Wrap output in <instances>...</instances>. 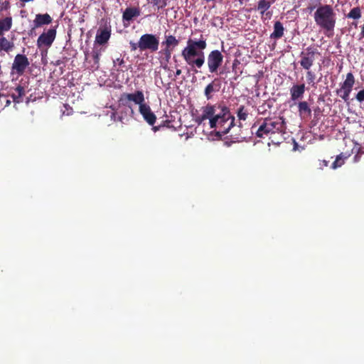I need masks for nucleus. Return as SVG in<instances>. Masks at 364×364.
Returning <instances> with one entry per match:
<instances>
[{"label": "nucleus", "instance_id": "nucleus-1", "mask_svg": "<svg viewBox=\"0 0 364 364\" xmlns=\"http://www.w3.org/2000/svg\"><path fill=\"white\" fill-rule=\"evenodd\" d=\"M200 111L196 122L201 124L208 119L210 128L213 129L218 136L225 135L235 126V117L223 102L213 105L208 103L202 107Z\"/></svg>", "mask_w": 364, "mask_h": 364}, {"label": "nucleus", "instance_id": "nucleus-2", "mask_svg": "<svg viewBox=\"0 0 364 364\" xmlns=\"http://www.w3.org/2000/svg\"><path fill=\"white\" fill-rule=\"evenodd\" d=\"M206 47V39L201 35L198 41L189 38L186 46L181 51V56L194 73H198L196 68H200L205 63L203 50Z\"/></svg>", "mask_w": 364, "mask_h": 364}, {"label": "nucleus", "instance_id": "nucleus-3", "mask_svg": "<svg viewBox=\"0 0 364 364\" xmlns=\"http://www.w3.org/2000/svg\"><path fill=\"white\" fill-rule=\"evenodd\" d=\"M119 102L121 105L128 107L131 109V113L134 114L131 102L139 105V112L142 115L144 119L151 126H153L156 121V117L151 111L150 106L145 102L144 95L142 90H136L133 93H122L120 96Z\"/></svg>", "mask_w": 364, "mask_h": 364}, {"label": "nucleus", "instance_id": "nucleus-4", "mask_svg": "<svg viewBox=\"0 0 364 364\" xmlns=\"http://www.w3.org/2000/svg\"><path fill=\"white\" fill-rule=\"evenodd\" d=\"M316 24L326 33H333L336 23V14L331 5H321L314 14Z\"/></svg>", "mask_w": 364, "mask_h": 364}, {"label": "nucleus", "instance_id": "nucleus-5", "mask_svg": "<svg viewBox=\"0 0 364 364\" xmlns=\"http://www.w3.org/2000/svg\"><path fill=\"white\" fill-rule=\"evenodd\" d=\"M286 129L285 119L282 117L265 118L256 132V136L259 138L272 135L276 133L284 134Z\"/></svg>", "mask_w": 364, "mask_h": 364}, {"label": "nucleus", "instance_id": "nucleus-6", "mask_svg": "<svg viewBox=\"0 0 364 364\" xmlns=\"http://www.w3.org/2000/svg\"><path fill=\"white\" fill-rule=\"evenodd\" d=\"M320 55V53L314 47H307L305 50L301 51L300 53L299 64L301 67L306 70H310L316 57Z\"/></svg>", "mask_w": 364, "mask_h": 364}, {"label": "nucleus", "instance_id": "nucleus-7", "mask_svg": "<svg viewBox=\"0 0 364 364\" xmlns=\"http://www.w3.org/2000/svg\"><path fill=\"white\" fill-rule=\"evenodd\" d=\"M355 84V77L352 73L346 75V80L341 84V87L337 89L336 92L343 101L348 103L350 94L353 90Z\"/></svg>", "mask_w": 364, "mask_h": 364}, {"label": "nucleus", "instance_id": "nucleus-8", "mask_svg": "<svg viewBox=\"0 0 364 364\" xmlns=\"http://www.w3.org/2000/svg\"><path fill=\"white\" fill-rule=\"evenodd\" d=\"M139 41L142 52L149 50L151 53H154L159 49V40L156 35L145 33L140 37Z\"/></svg>", "mask_w": 364, "mask_h": 364}, {"label": "nucleus", "instance_id": "nucleus-9", "mask_svg": "<svg viewBox=\"0 0 364 364\" xmlns=\"http://www.w3.org/2000/svg\"><path fill=\"white\" fill-rule=\"evenodd\" d=\"M30 63L26 55L23 54H17L11 65V74H16L21 76L24 74Z\"/></svg>", "mask_w": 364, "mask_h": 364}, {"label": "nucleus", "instance_id": "nucleus-10", "mask_svg": "<svg viewBox=\"0 0 364 364\" xmlns=\"http://www.w3.org/2000/svg\"><path fill=\"white\" fill-rule=\"evenodd\" d=\"M223 62V55L218 50L210 52L207 58L208 70L210 73H215Z\"/></svg>", "mask_w": 364, "mask_h": 364}, {"label": "nucleus", "instance_id": "nucleus-11", "mask_svg": "<svg viewBox=\"0 0 364 364\" xmlns=\"http://www.w3.org/2000/svg\"><path fill=\"white\" fill-rule=\"evenodd\" d=\"M179 43V40L174 36L165 34V40L161 43V44L164 46L162 52L167 61L171 58L173 50L178 46Z\"/></svg>", "mask_w": 364, "mask_h": 364}, {"label": "nucleus", "instance_id": "nucleus-12", "mask_svg": "<svg viewBox=\"0 0 364 364\" xmlns=\"http://www.w3.org/2000/svg\"><path fill=\"white\" fill-rule=\"evenodd\" d=\"M56 36V29L52 28L46 32H43L40 35L37 40V46L41 48L42 47L49 48L53 44Z\"/></svg>", "mask_w": 364, "mask_h": 364}, {"label": "nucleus", "instance_id": "nucleus-13", "mask_svg": "<svg viewBox=\"0 0 364 364\" xmlns=\"http://www.w3.org/2000/svg\"><path fill=\"white\" fill-rule=\"evenodd\" d=\"M111 36V28L105 27L104 28H100L95 36V43L104 45L109 41Z\"/></svg>", "mask_w": 364, "mask_h": 364}, {"label": "nucleus", "instance_id": "nucleus-14", "mask_svg": "<svg viewBox=\"0 0 364 364\" xmlns=\"http://www.w3.org/2000/svg\"><path fill=\"white\" fill-rule=\"evenodd\" d=\"M305 92V85H294L290 89L291 100L296 101L299 99H301Z\"/></svg>", "mask_w": 364, "mask_h": 364}, {"label": "nucleus", "instance_id": "nucleus-15", "mask_svg": "<svg viewBox=\"0 0 364 364\" xmlns=\"http://www.w3.org/2000/svg\"><path fill=\"white\" fill-rule=\"evenodd\" d=\"M140 9L138 7H127L122 14L123 21L129 22L134 18L140 16Z\"/></svg>", "mask_w": 364, "mask_h": 364}, {"label": "nucleus", "instance_id": "nucleus-16", "mask_svg": "<svg viewBox=\"0 0 364 364\" xmlns=\"http://www.w3.org/2000/svg\"><path fill=\"white\" fill-rule=\"evenodd\" d=\"M52 22V18L48 14H37L33 21L34 28H39L43 25H48Z\"/></svg>", "mask_w": 364, "mask_h": 364}, {"label": "nucleus", "instance_id": "nucleus-17", "mask_svg": "<svg viewBox=\"0 0 364 364\" xmlns=\"http://www.w3.org/2000/svg\"><path fill=\"white\" fill-rule=\"evenodd\" d=\"M298 112L301 118L306 119L311 116V109L306 101L299 102L298 104Z\"/></svg>", "mask_w": 364, "mask_h": 364}, {"label": "nucleus", "instance_id": "nucleus-18", "mask_svg": "<svg viewBox=\"0 0 364 364\" xmlns=\"http://www.w3.org/2000/svg\"><path fill=\"white\" fill-rule=\"evenodd\" d=\"M218 79H215L213 82L209 83L205 88L204 95L207 100H210L212 98V93L218 92L220 87V84H216L218 82Z\"/></svg>", "mask_w": 364, "mask_h": 364}, {"label": "nucleus", "instance_id": "nucleus-19", "mask_svg": "<svg viewBox=\"0 0 364 364\" xmlns=\"http://www.w3.org/2000/svg\"><path fill=\"white\" fill-rule=\"evenodd\" d=\"M26 95L25 88L21 85H18L15 88V92L11 95V98L15 103H21L23 102V97Z\"/></svg>", "mask_w": 364, "mask_h": 364}, {"label": "nucleus", "instance_id": "nucleus-20", "mask_svg": "<svg viewBox=\"0 0 364 364\" xmlns=\"http://www.w3.org/2000/svg\"><path fill=\"white\" fill-rule=\"evenodd\" d=\"M14 48V42L9 41L4 36H0V53L4 51L6 53H9Z\"/></svg>", "mask_w": 364, "mask_h": 364}, {"label": "nucleus", "instance_id": "nucleus-21", "mask_svg": "<svg viewBox=\"0 0 364 364\" xmlns=\"http://www.w3.org/2000/svg\"><path fill=\"white\" fill-rule=\"evenodd\" d=\"M284 28L283 24L277 21L274 23V31L270 35V38L273 39H279L284 36Z\"/></svg>", "mask_w": 364, "mask_h": 364}, {"label": "nucleus", "instance_id": "nucleus-22", "mask_svg": "<svg viewBox=\"0 0 364 364\" xmlns=\"http://www.w3.org/2000/svg\"><path fill=\"white\" fill-rule=\"evenodd\" d=\"M12 27V17L6 16L0 20V36H4V32L9 31Z\"/></svg>", "mask_w": 364, "mask_h": 364}, {"label": "nucleus", "instance_id": "nucleus-23", "mask_svg": "<svg viewBox=\"0 0 364 364\" xmlns=\"http://www.w3.org/2000/svg\"><path fill=\"white\" fill-rule=\"evenodd\" d=\"M270 7L271 5L269 2H267V0H259L257 9L259 11L262 17H263L264 12L267 11Z\"/></svg>", "mask_w": 364, "mask_h": 364}, {"label": "nucleus", "instance_id": "nucleus-24", "mask_svg": "<svg viewBox=\"0 0 364 364\" xmlns=\"http://www.w3.org/2000/svg\"><path fill=\"white\" fill-rule=\"evenodd\" d=\"M102 48H94L92 50V57L94 60V64L95 65V68L97 69L99 68L100 58L102 55Z\"/></svg>", "mask_w": 364, "mask_h": 364}, {"label": "nucleus", "instance_id": "nucleus-25", "mask_svg": "<svg viewBox=\"0 0 364 364\" xmlns=\"http://www.w3.org/2000/svg\"><path fill=\"white\" fill-rule=\"evenodd\" d=\"M346 17L348 18H352L354 20H358L361 17V9L359 6H356L353 8L350 12L347 14Z\"/></svg>", "mask_w": 364, "mask_h": 364}, {"label": "nucleus", "instance_id": "nucleus-26", "mask_svg": "<svg viewBox=\"0 0 364 364\" xmlns=\"http://www.w3.org/2000/svg\"><path fill=\"white\" fill-rule=\"evenodd\" d=\"M248 111L244 105H240L237 111V116L240 121H245L248 117Z\"/></svg>", "mask_w": 364, "mask_h": 364}, {"label": "nucleus", "instance_id": "nucleus-27", "mask_svg": "<svg viewBox=\"0 0 364 364\" xmlns=\"http://www.w3.org/2000/svg\"><path fill=\"white\" fill-rule=\"evenodd\" d=\"M316 74L312 70H311V69L306 70V79L309 85H311L312 87H315L316 85Z\"/></svg>", "mask_w": 364, "mask_h": 364}, {"label": "nucleus", "instance_id": "nucleus-28", "mask_svg": "<svg viewBox=\"0 0 364 364\" xmlns=\"http://www.w3.org/2000/svg\"><path fill=\"white\" fill-rule=\"evenodd\" d=\"M345 158L343 156V154H341L336 156V160L331 164V168L336 169L338 167H341L344 164Z\"/></svg>", "mask_w": 364, "mask_h": 364}, {"label": "nucleus", "instance_id": "nucleus-29", "mask_svg": "<svg viewBox=\"0 0 364 364\" xmlns=\"http://www.w3.org/2000/svg\"><path fill=\"white\" fill-rule=\"evenodd\" d=\"M151 4L158 9H164L167 5V0H151Z\"/></svg>", "mask_w": 364, "mask_h": 364}, {"label": "nucleus", "instance_id": "nucleus-30", "mask_svg": "<svg viewBox=\"0 0 364 364\" xmlns=\"http://www.w3.org/2000/svg\"><path fill=\"white\" fill-rule=\"evenodd\" d=\"M129 45H130L131 51H135L137 49H139L141 52H142V48H141V46L140 45V41L139 40L136 43L133 42V41H130L129 42Z\"/></svg>", "mask_w": 364, "mask_h": 364}, {"label": "nucleus", "instance_id": "nucleus-31", "mask_svg": "<svg viewBox=\"0 0 364 364\" xmlns=\"http://www.w3.org/2000/svg\"><path fill=\"white\" fill-rule=\"evenodd\" d=\"M11 5L9 1L0 2V11H7L10 9Z\"/></svg>", "mask_w": 364, "mask_h": 364}, {"label": "nucleus", "instance_id": "nucleus-32", "mask_svg": "<svg viewBox=\"0 0 364 364\" xmlns=\"http://www.w3.org/2000/svg\"><path fill=\"white\" fill-rule=\"evenodd\" d=\"M355 99L359 102H364V89L360 90L355 95Z\"/></svg>", "mask_w": 364, "mask_h": 364}, {"label": "nucleus", "instance_id": "nucleus-33", "mask_svg": "<svg viewBox=\"0 0 364 364\" xmlns=\"http://www.w3.org/2000/svg\"><path fill=\"white\" fill-rule=\"evenodd\" d=\"M328 161L326 160H321L319 161V167L321 169H322L323 167H327L328 166Z\"/></svg>", "mask_w": 364, "mask_h": 364}, {"label": "nucleus", "instance_id": "nucleus-34", "mask_svg": "<svg viewBox=\"0 0 364 364\" xmlns=\"http://www.w3.org/2000/svg\"><path fill=\"white\" fill-rule=\"evenodd\" d=\"M272 16V11H267L264 12V16H265V18H264L265 19L271 18Z\"/></svg>", "mask_w": 364, "mask_h": 364}, {"label": "nucleus", "instance_id": "nucleus-35", "mask_svg": "<svg viewBox=\"0 0 364 364\" xmlns=\"http://www.w3.org/2000/svg\"><path fill=\"white\" fill-rule=\"evenodd\" d=\"M361 32H360V35L362 36V37H364V24L361 26Z\"/></svg>", "mask_w": 364, "mask_h": 364}, {"label": "nucleus", "instance_id": "nucleus-36", "mask_svg": "<svg viewBox=\"0 0 364 364\" xmlns=\"http://www.w3.org/2000/svg\"><path fill=\"white\" fill-rule=\"evenodd\" d=\"M181 74V70H180V69H177V70H176V73H175L176 76H178V75H180Z\"/></svg>", "mask_w": 364, "mask_h": 364}, {"label": "nucleus", "instance_id": "nucleus-37", "mask_svg": "<svg viewBox=\"0 0 364 364\" xmlns=\"http://www.w3.org/2000/svg\"><path fill=\"white\" fill-rule=\"evenodd\" d=\"M276 1V0H267V2L269 3V4L272 6V4H274Z\"/></svg>", "mask_w": 364, "mask_h": 364}, {"label": "nucleus", "instance_id": "nucleus-38", "mask_svg": "<svg viewBox=\"0 0 364 364\" xmlns=\"http://www.w3.org/2000/svg\"><path fill=\"white\" fill-rule=\"evenodd\" d=\"M153 129L154 130V132H156L157 130L159 129V127H154Z\"/></svg>", "mask_w": 364, "mask_h": 364}, {"label": "nucleus", "instance_id": "nucleus-39", "mask_svg": "<svg viewBox=\"0 0 364 364\" xmlns=\"http://www.w3.org/2000/svg\"><path fill=\"white\" fill-rule=\"evenodd\" d=\"M117 60H119V63H120V64H122L124 62V60L122 59L121 60H119V58H117Z\"/></svg>", "mask_w": 364, "mask_h": 364}, {"label": "nucleus", "instance_id": "nucleus-40", "mask_svg": "<svg viewBox=\"0 0 364 364\" xmlns=\"http://www.w3.org/2000/svg\"><path fill=\"white\" fill-rule=\"evenodd\" d=\"M117 60H119V63H120V64H122L124 62V60L122 59L121 60H119V58H117Z\"/></svg>", "mask_w": 364, "mask_h": 364}, {"label": "nucleus", "instance_id": "nucleus-41", "mask_svg": "<svg viewBox=\"0 0 364 364\" xmlns=\"http://www.w3.org/2000/svg\"><path fill=\"white\" fill-rule=\"evenodd\" d=\"M117 60H119V63H120V64H122L124 62V60L122 59L121 60H119V58H117Z\"/></svg>", "mask_w": 364, "mask_h": 364}, {"label": "nucleus", "instance_id": "nucleus-42", "mask_svg": "<svg viewBox=\"0 0 364 364\" xmlns=\"http://www.w3.org/2000/svg\"><path fill=\"white\" fill-rule=\"evenodd\" d=\"M236 62H237V60H235V61L233 63V65H232V66H233V68L236 65Z\"/></svg>", "mask_w": 364, "mask_h": 364}, {"label": "nucleus", "instance_id": "nucleus-43", "mask_svg": "<svg viewBox=\"0 0 364 364\" xmlns=\"http://www.w3.org/2000/svg\"><path fill=\"white\" fill-rule=\"evenodd\" d=\"M115 116V113H112V117Z\"/></svg>", "mask_w": 364, "mask_h": 364}]
</instances>
